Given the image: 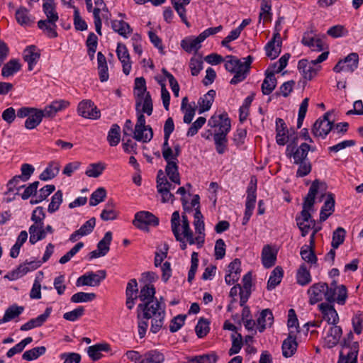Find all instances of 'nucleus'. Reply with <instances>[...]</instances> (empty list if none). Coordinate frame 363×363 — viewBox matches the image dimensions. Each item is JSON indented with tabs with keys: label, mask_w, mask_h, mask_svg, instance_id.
Returning <instances> with one entry per match:
<instances>
[{
	"label": "nucleus",
	"mask_w": 363,
	"mask_h": 363,
	"mask_svg": "<svg viewBox=\"0 0 363 363\" xmlns=\"http://www.w3.org/2000/svg\"><path fill=\"white\" fill-rule=\"evenodd\" d=\"M165 308L166 305L162 296L158 300L140 303L138 305L136 313L140 338L145 336L150 319H151L150 332L156 334L161 330L166 315Z\"/></svg>",
	"instance_id": "nucleus-1"
},
{
	"label": "nucleus",
	"mask_w": 363,
	"mask_h": 363,
	"mask_svg": "<svg viewBox=\"0 0 363 363\" xmlns=\"http://www.w3.org/2000/svg\"><path fill=\"white\" fill-rule=\"evenodd\" d=\"M309 296V303L314 305L325 298L329 303L337 302L345 305L347 298V289L343 284L337 285L333 280L330 285L325 282L313 284L307 291Z\"/></svg>",
	"instance_id": "nucleus-2"
},
{
	"label": "nucleus",
	"mask_w": 363,
	"mask_h": 363,
	"mask_svg": "<svg viewBox=\"0 0 363 363\" xmlns=\"http://www.w3.org/2000/svg\"><path fill=\"white\" fill-rule=\"evenodd\" d=\"M244 62H241L238 57L233 55H227L225 57V68L230 72L234 73L233 77L230 83L231 84H237L243 82L250 73V66L253 60L251 55L243 58Z\"/></svg>",
	"instance_id": "nucleus-3"
},
{
	"label": "nucleus",
	"mask_w": 363,
	"mask_h": 363,
	"mask_svg": "<svg viewBox=\"0 0 363 363\" xmlns=\"http://www.w3.org/2000/svg\"><path fill=\"white\" fill-rule=\"evenodd\" d=\"M133 93L136 99V111H139V108L143 104L142 111L147 116L152 115L153 111L152 101L150 92L147 91L146 82L143 77L135 79Z\"/></svg>",
	"instance_id": "nucleus-4"
},
{
	"label": "nucleus",
	"mask_w": 363,
	"mask_h": 363,
	"mask_svg": "<svg viewBox=\"0 0 363 363\" xmlns=\"http://www.w3.org/2000/svg\"><path fill=\"white\" fill-rule=\"evenodd\" d=\"M137 112V122L133 131V138L138 141L148 143L153 138V130L150 125H145V117L144 113L139 108Z\"/></svg>",
	"instance_id": "nucleus-5"
},
{
	"label": "nucleus",
	"mask_w": 363,
	"mask_h": 363,
	"mask_svg": "<svg viewBox=\"0 0 363 363\" xmlns=\"http://www.w3.org/2000/svg\"><path fill=\"white\" fill-rule=\"evenodd\" d=\"M276 142L279 145H285L291 140H298V137L295 130L293 128H289L281 118L276 119Z\"/></svg>",
	"instance_id": "nucleus-6"
},
{
	"label": "nucleus",
	"mask_w": 363,
	"mask_h": 363,
	"mask_svg": "<svg viewBox=\"0 0 363 363\" xmlns=\"http://www.w3.org/2000/svg\"><path fill=\"white\" fill-rule=\"evenodd\" d=\"M310 150L311 145L308 143H303L297 147V140H294L287 145L286 154L287 157L293 158L294 162H301L308 160L307 156Z\"/></svg>",
	"instance_id": "nucleus-7"
},
{
	"label": "nucleus",
	"mask_w": 363,
	"mask_h": 363,
	"mask_svg": "<svg viewBox=\"0 0 363 363\" xmlns=\"http://www.w3.org/2000/svg\"><path fill=\"white\" fill-rule=\"evenodd\" d=\"M133 224L138 229L149 231V226H157L159 218L149 211H139L135 213Z\"/></svg>",
	"instance_id": "nucleus-8"
},
{
	"label": "nucleus",
	"mask_w": 363,
	"mask_h": 363,
	"mask_svg": "<svg viewBox=\"0 0 363 363\" xmlns=\"http://www.w3.org/2000/svg\"><path fill=\"white\" fill-rule=\"evenodd\" d=\"M330 112L324 113L323 117L316 120L312 128V133L315 137L325 138L329 133L334 128V123L330 121Z\"/></svg>",
	"instance_id": "nucleus-9"
},
{
	"label": "nucleus",
	"mask_w": 363,
	"mask_h": 363,
	"mask_svg": "<svg viewBox=\"0 0 363 363\" xmlns=\"http://www.w3.org/2000/svg\"><path fill=\"white\" fill-rule=\"evenodd\" d=\"M106 277L105 270H99L96 272H89L79 277L77 280V286H98Z\"/></svg>",
	"instance_id": "nucleus-10"
},
{
	"label": "nucleus",
	"mask_w": 363,
	"mask_h": 363,
	"mask_svg": "<svg viewBox=\"0 0 363 363\" xmlns=\"http://www.w3.org/2000/svg\"><path fill=\"white\" fill-rule=\"evenodd\" d=\"M359 65V55L356 52H351L342 60H340L333 67L335 72H353Z\"/></svg>",
	"instance_id": "nucleus-11"
},
{
	"label": "nucleus",
	"mask_w": 363,
	"mask_h": 363,
	"mask_svg": "<svg viewBox=\"0 0 363 363\" xmlns=\"http://www.w3.org/2000/svg\"><path fill=\"white\" fill-rule=\"evenodd\" d=\"M77 113L82 117L91 120H96L101 117L100 110L89 99L82 100L79 103Z\"/></svg>",
	"instance_id": "nucleus-12"
},
{
	"label": "nucleus",
	"mask_w": 363,
	"mask_h": 363,
	"mask_svg": "<svg viewBox=\"0 0 363 363\" xmlns=\"http://www.w3.org/2000/svg\"><path fill=\"white\" fill-rule=\"evenodd\" d=\"M318 189L319 181L315 179L313 182L311 187L309 188L308 194L305 197L304 202L303 203V209L301 212V214L303 217H304V220L311 218V215L309 213V211L313 207L315 195L318 193Z\"/></svg>",
	"instance_id": "nucleus-13"
},
{
	"label": "nucleus",
	"mask_w": 363,
	"mask_h": 363,
	"mask_svg": "<svg viewBox=\"0 0 363 363\" xmlns=\"http://www.w3.org/2000/svg\"><path fill=\"white\" fill-rule=\"evenodd\" d=\"M223 130L215 133L213 135V140L216 146V152L219 155L224 154L228 149V133L230 130L231 125H228V123H224L222 126Z\"/></svg>",
	"instance_id": "nucleus-14"
},
{
	"label": "nucleus",
	"mask_w": 363,
	"mask_h": 363,
	"mask_svg": "<svg viewBox=\"0 0 363 363\" xmlns=\"http://www.w3.org/2000/svg\"><path fill=\"white\" fill-rule=\"evenodd\" d=\"M320 65H313V61L308 62V60L303 59L298 63V69L301 72L304 79L311 80L315 77L318 72L320 69Z\"/></svg>",
	"instance_id": "nucleus-15"
},
{
	"label": "nucleus",
	"mask_w": 363,
	"mask_h": 363,
	"mask_svg": "<svg viewBox=\"0 0 363 363\" xmlns=\"http://www.w3.org/2000/svg\"><path fill=\"white\" fill-rule=\"evenodd\" d=\"M298 343L294 330H290L288 337L283 341L281 345L282 354L285 357H292L297 350Z\"/></svg>",
	"instance_id": "nucleus-16"
},
{
	"label": "nucleus",
	"mask_w": 363,
	"mask_h": 363,
	"mask_svg": "<svg viewBox=\"0 0 363 363\" xmlns=\"http://www.w3.org/2000/svg\"><path fill=\"white\" fill-rule=\"evenodd\" d=\"M116 54L118 60L122 63L123 73L125 75H128L131 69V62L130 61V55L126 46L123 43H118Z\"/></svg>",
	"instance_id": "nucleus-17"
},
{
	"label": "nucleus",
	"mask_w": 363,
	"mask_h": 363,
	"mask_svg": "<svg viewBox=\"0 0 363 363\" xmlns=\"http://www.w3.org/2000/svg\"><path fill=\"white\" fill-rule=\"evenodd\" d=\"M52 308L48 307L43 314H40L37 318H32L25 324L21 326L20 330L22 331H27L35 328L42 326L50 315Z\"/></svg>",
	"instance_id": "nucleus-18"
},
{
	"label": "nucleus",
	"mask_w": 363,
	"mask_h": 363,
	"mask_svg": "<svg viewBox=\"0 0 363 363\" xmlns=\"http://www.w3.org/2000/svg\"><path fill=\"white\" fill-rule=\"evenodd\" d=\"M316 233V230H315L311 235L310 238V245H304L301 249V258L311 264H315L317 262V257L314 252L313 247L315 245L314 237Z\"/></svg>",
	"instance_id": "nucleus-19"
},
{
	"label": "nucleus",
	"mask_w": 363,
	"mask_h": 363,
	"mask_svg": "<svg viewBox=\"0 0 363 363\" xmlns=\"http://www.w3.org/2000/svg\"><path fill=\"white\" fill-rule=\"evenodd\" d=\"M180 216L179 211H174L172 215L171 228L177 241L180 242V247L184 250L186 248V243L184 237L179 233Z\"/></svg>",
	"instance_id": "nucleus-20"
},
{
	"label": "nucleus",
	"mask_w": 363,
	"mask_h": 363,
	"mask_svg": "<svg viewBox=\"0 0 363 363\" xmlns=\"http://www.w3.org/2000/svg\"><path fill=\"white\" fill-rule=\"evenodd\" d=\"M40 57V52L35 45L28 46L23 51V59L28 63V70L33 69Z\"/></svg>",
	"instance_id": "nucleus-21"
},
{
	"label": "nucleus",
	"mask_w": 363,
	"mask_h": 363,
	"mask_svg": "<svg viewBox=\"0 0 363 363\" xmlns=\"http://www.w3.org/2000/svg\"><path fill=\"white\" fill-rule=\"evenodd\" d=\"M342 335V330L341 327L337 325H332L325 338L328 347L333 348L336 346L339 343Z\"/></svg>",
	"instance_id": "nucleus-22"
},
{
	"label": "nucleus",
	"mask_w": 363,
	"mask_h": 363,
	"mask_svg": "<svg viewBox=\"0 0 363 363\" xmlns=\"http://www.w3.org/2000/svg\"><path fill=\"white\" fill-rule=\"evenodd\" d=\"M257 179L252 177L247 189L245 209L254 210L256 203Z\"/></svg>",
	"instance_id": "nucleus-23"
},
{
	"label": "nucleus",
	"mask_w": 363,
	"mask_h": 363,
	"mask_svg": "<svg viewBox=\"0 0 363 363\" xmlns=\"http://www.w3.org/2000/svg\"><path fill=\"white\" fill-rule=\"evenodd\" d=\"M204 41L203 38H201L199 34L197 37L191 36L186 38L181 42L182 48L187 52H196L201 47V43Z\"/></svg>",
	"instance_id": "nucleus-24"
},
{
	"label": "nucleus",
	"mask_w": 363,
	"mask_h": 363,
	"mask_svg": "<svg viewBox=\"0 0 363 363\" xmlns=\"http://www.w3.org/2000/svg\"><path fill=\"white\" fill-rule=\"evenodd\" d=\"M56 22L57 21L40 20L38 21V27L48 38H55L58 35Z\"/></svg>",
	"instance_id": "nucleus-25"
},
{
	"label": "nucleus",
	"mask_w": 363,
	"mask_h": 363,
	"mask_svg": "<svg viewBox=\"0 0 363 363\" xmlns=\"http://www.w3.org/2000/svg\"><path fill=\"white\" fill-rule=\"evenodd\" d=\"M216 94V91L213 89H211L206 94H204L203 96L199 99V113L201 114L205 111H208L211 108L214 101Z\"/></svg>",
	"instance_id": "nucleus-26"
},
{
	"label": "nucleus",
	"mask_w": 363,
	"mask_h": 363,
	"mask_svg": "<svg viewBox=\"0 0 363 363\" xmlns=\"http://www.w3.org/2000/svg\"><path fill=\"white\" fill-rule=\"evenodd\" d=\"M155 294L156 289L154 285L150 284V283H146L143 287H141L138 297L142 303H147V301L158 300V298L155 297Z\"/></svg>",
	"instance_id": "nucleus-27"
},
{
	"label": "nucleus",
	"mask_w": 363,
	"mask_h": 363,
	"mask_svg": "<svg viewBox=\"0 0 363 363\" xmlns=\"http://www.w3.org/2000/svg\"><path fill=\"white\" fill-rule=\"evenodd\" d=\"M284 17H279L276 21V33H274V59H275L281 52L282 40L279 32L282 29L281 23H284Z\"/></svg>",
	"instance_id": "nucleus-28"
},
{
	"label": "nucleus",
	"mask_w": 363,
	"mask_h": 363,
	"mask_svg": "<svg viewBox=\"0 0 363 363\" xmlns=\"http://www.w3.org/2000/svg\"><path fill=\"white\" fill-rule=\"evenodd\" d=\"M111 350L110 345L108 343H99L90 346L87 349L89 357L93 361H97L102 357L101 352H109Z\"/></svg>",
	"instance_id": "nucleus-29"
},
{
	"label": "nucleus",
	"mask_w": 363,
	"mask_h": 363,
	"mask_svg": "<svg viewBox=\"0 0 363 363\" xmlns=\"http://www.w3.org/2000/svg\"><path fill=\"white\" fill-rule=\"evenodd\" d=\"M111 28L120 35L123 38H128V35L133 32L130 26L123 20H113L111 21Z\"/></svg>",
	"instance_id": "nucleus-30"
},
{
	"label": "nucleus",
	"mask_w": 363,
	"mask_h": 363,
	"mask_svg": "<svg viewBox=\"0 0 363 363\" xmlns=\"http://www.w3.org/2000/svg\"><path fill=\"white\" fill-rule=\"evenodd\" d=\"M60 164L52 161L49 163L45 169L40 174L39 179L42 181H48L55 178L60 171Z\"/></svg>",
	"instance_id": "nucleus-31"
},
{
	"label": "nucleus",
	"mask_w": 363,
	"mask_h": 363,
	"mask_svg": "<svg viewBox=\"0 0 363 363\" xmlns=\"http://www.w3.org/2000/svg\"><path fill=\"white\" fill-rule=\"evenodd\" d=\"M23 311V306H18L16 304L9 306L6 310L3 318L0 319V325L18 317Z\"/></svg>",
	"instance_id": "nucleus-32"
},
{
	"label": "nucleus",
	"mask_w": 363,
	"mask_h": 363,
	"mask_svg": "<svg viewBox=\"0 0 363 363\" xmlns=\"http://www.w3.org/2000/svg\"><path fill=\"white\" fill-rule=\"evenodd\" d=\"M164 355L157 350H150L143 355L141 361L138 363H163Z\"/></svg>",
	"instance_id": "nucleus-33"
},
{
	"label": "nucleus",
	"mask_w": 363,
	"mask_h": 363,
	"mask_svg": "<svg viewBox=\"0 0 363 363\" xmlns=\"http://www.w3.org/2000/svg\"><path fill=\"white\" fill-rule=\"evenodd\" d=\"M43 118V114L41 109L36 108V111H33L26 120L25 128L28 130L35 128L41 123Z\"/></svg>",
	"instance_id": "nucleus-34"
},
{
	"label": "nucleus",
	"mask_w": 363,
	"mask_h": 363,
	"mask_svg": "<svg viewBox=\"0 0 363 363\" xmlns=\"http://www.w3.org/2000/svg\"><path fill=\"white\" fill-rule=\"evenodd\" d=\"M21 68V65L16 59H11L6 63L2 69L1 75L4 77H9L18 72Z\"/></svg>",
	"instance_id": "nucleus-35"
},
{
	"label": "nucleus",
	"mask_w": 363,
	"mask_h": 363,
	"mask_svg": "<svg viewBox=\"0 0 363 363\" xmlns=\"http://www.w3.org/2000/svg\"><path fill=\"white\" fill-rule=\"evenodd\" d=\"M30 233L29 242L34 245L38 241L43 240L46 237L43 225H30L28 229Z\"/></svg>",
	"instance_id": "nucleus-36"
},
{
	"label": "nucleus",
	"mask_w": 363,
	"mask_h": 363,
	"mask_svg": "<svg viewBox=\"0 0 363 363\" xmlns=\"http://www.w3.org/2000/svg\"><path fill=\"white\" fill-rule=\"evenodd\" d=\"M165 172L172 182L176 184H181L178 164L168 162L165 167Z\"/></svg>",
	"instance_id": "nucleus-37"
},
{
	"label": "nucleus",
	"mask_w": 363,
	"mask_h": 363,
	"mask_svg": "<svg viewBox=\"0 0 363 363\" xmlns=\"http://www.w3.org/2000/svg\"><path fill=\"white\" fill-rule=\"evenodd\" d=\"M296 281L301 286H306L311 281V276L305 264H302L296 273Z\"/></svg>",
	"instance_id": "nucleus-38"
},
{
	"label": "nucleus",
	"mask_w": 363,
	"mask_h": 363,
	"mask_svg": "<svg viewBox=\"0 0 363 363\" xmlns=\"http://www.w3.org/2000/svg\"><path fill=\"white\" fill-rule=\"evenodd\" d=\"M228 125H231L228 114L225 113L218 116H212L208 120V125L213 128L218 127V131H222L223 130L222 126L224 125L225 122L228 123Z\"/></svg>",
	"instance_id": "nucleus-39"
},
{
	"label": "nucleus",
	"mask_w": 363,
	"mask_h": 363,
	"mask_svg": "<svg viewBox=\"0 0 363 363\" xmlns=\"http://www.w3.org/2000/svg\"><path fill=\"white\" fill-rule=\"evenodd\" d=\"M121 140V128L114 123L111 125L107 135V140L111 146H116Z\"/></svg>",
	"instance_id": "nucleus-40"
},
{
	"label": "nucleus",
	"mask_w": 363,
	"mask_h": 363,
	"mask_svg": "<svg viewBox=\"0 0 363 363\" xmlns=\"http://www.w3.org/2000/svg\"><path fill=\"white\" fill-rule=\"evenodd\" d=\"M106 169V164L104 162L91 163L89 164L85 174L89 177L97 178L102 174Z\"/></svg>",
	"instance_id": "nucleus-41"
},
{
	"label": "nucleus",
	"mask_w": 363,
	"mask_h": 363,
	"mask_svg": "<svg viewBox=\"0 0 363 363\" xmlns=\"http://www.w3.org/2000/svg\"><path fill=\"white\" fill-rule=\"evenodd\" d=\"M265 79H264L261 89L264 95H269L272 93V66L269 65L265 72Z\"/></svg>",
	"instance_id": "nucleus-42"
},
{
	"label": "nucleus",
	"mask_w": 363,
	"mask_h": 363,
	"mask_svg": "<svg viewBox=\"0 0 363 363\" xmlns=\"http://www.w3.org/2000/svg\"><path fill=\"white\" fill-rule=\"evenodd\" d=\"M15 16L17 22L21 26H28L32 23L29 11L25 7H20L17 9Z\"/></svg>",
	"instance_id": "nucleus-43"
},
{
	"label": "nucleus",
	"mask_w": 363,
	"mask_h": 363,
	"mask_svg": "<svg viewBox=\"0 0 363 363\" xmlns=\"http://www.w3.org/2000/svg\"><path fill=\"white\" fill-rule=\"evenodd\" d=\"M45 352L46 347L45 346L36 347L26 351L23 354L22 358L26 361H33L43 355Z\"/></svg>",
	"instance_id": "nucleus-44"
},
{
	"label": "nucleus",
	"mask_w": 363,
	"mask_h": 363,
	"mask_svg": "<svg viewBox=\"0 0 363 363\" xmlns=\"http://www.w3.org/2000/svg\"><path fill=\"white\" fill-rule=\"evenodd\" d=\"M209 324H210V322L204 318H201L199 320V321L195 327V331H196V335L199 338H202L207 335V334L208 333L209 330H210Z\"/></svg>",
	"instance_id": "nucleus-45"
},
{
	"label": "nucleus",
	"mask_w": 363,
	"mask_h": 363,
	"mask_svg": "<svg viewBox=\"0 0 363 363\" xmlns=\"http://www.w3.org/2000/svg\"><path fill=\"white\" fill-rule=\"evenodd\" d=\"M106 196V191L104 187H99L90 196L89 205L95 206L104 201Z\"/></svg>",
	"instance_id": "nucleus-46"
},
{
	"label": "nucleus",
	"mask_w": 363,
	"mask_h": 363,
	"mask_svg": "<svg viewBox=\"0 0 363 363\" xmlns=\"http://www.w3.org/2000/svg\"><path fill=\"white\" fill-rule=\"evenodd\" d=\"M346 235V231L343 228L338 227L333 233V240L331 245L333 248L337 249L343 243Z\"/></svg>",
	"instance_id": "nucleus-47"
},
{
	"label": "nucleus",
	"mask_w": 363,
	"mask_h": 363,
	"mask_svg": "<svg viewBox=\"0 0 363 363\" xmlns=\"http://www.w3.org/2000/svg\"><path fill=\"white\" fill-rule=\"evenodd\" d=\"M262 262L265 268L272 267V245H264L262 251Z\"/></svg>",
	"instance_id": "nucleus-48"
},
{
	"label": "nucleus",
	"mask_w": 363,
	"mask_h": 363,
	"mask_svg": "<svg viewBox=\"0 0 363 363\" xmlns=\"http://www.w3.org/2000/svg\"><path fill=\"white\" fill-rule=\"evenodd\" d=\"M96 298L94 293L77 292L73 294L70 298L72 303L89 302Z\"/></svg>",
	"instance_id": "nucleus-49"
},
{
	"label": "nucleus",
	"mask_w": 363,
	"mask_h": 363,
	"mask_svg": "<svg viewBox=\"0 0 363 363\" xmlns=\"http://www.w3.org/2000/svg\"><path fill=\"white\" fill-rule=\"evenodd\" d=\"M270 1L263 0L261 4V11L259 13V22L263 20V22H270L272 18Z\"/></svg>",
	"instance_id": "nucleus-50"
},
{
	"label": "nucleus",
	"mask_w": 363,
	"mask_h": 363,
	"mask_svg": "<svg viewBox=\"0 0 363 363\" xmlns=\"http://www.w3.org/2000/svg\"><path fill=\"white\" fill-rule=\"evenodd\" d=\"M296 221L303 237H305L308 233L309 230L311 228V225L313 226L315 225L314 220H312L311 218L304 220V217L302 216L301 218H297Z\"/></svg>",
	"instance_id": "nucleus-51"
},
{
	"label": "nucleus",
	"mask_w": 363,
	"mask_h": 363,
	"mask_svg": "<svg viewBox=\"0 0 363 363\" xmlns=\"http://www.w3.org/2000/svg\"><path fill=\"white\" fill-rule=\"evenodd\" d=\"M182 222L184 237L186 238L187 242H189V245H194V241L192 240L193 231L190 228L188 217L185 213H182Z\"/></svg>",
	"instance_id": "nucleus-52"
},
{
	"label": "nucleus",
	"mask_w": 363,
	"mask_h": 363,
	"mask_svg": "<svg viewBox=\"0 0 363 363\" xmlns=\"http://www.w3.org/2000/svg\"><path fill=\"white\" fill-rule=\"evenodd\" d=\"M62 202V192L61 190H58L51 198V201L48 205V211L49 213H52L57 211L60 204Z\"/></svg>",
	"instance_id": "nucleus-53"
},
{
	"label": "nucleus",
	"mask_w": 363,
	"mask_h": 363,
	"mask_svg": "<svg viewBox=\"0 0 363 363\" xmlns=\"http://www.w3.org/2000/svg\"><path fill=\"white\" fill-rule=\"evenodd\" d=\"M112 240V233L111 231H108L105 233L104 237L102 240H101L97 244L98 250L101 251L102 253L104 252V255H106L109 250L110 245Z\"/></svg>",
	"instance_id": "nucleus-54"
},
{
	"label": "nucleus",
	"mask_w": 363,
	"mask_h": 363,
	"mask_svg": "<svg viewBox=\"0 0 363 363\" xmlns=\"http://www.w3.org/2000/svg\"><path fill=\"white\" fill-rule=\"evenodd\" d=\"M45 218V213L42 206L36 207L32 213L31 220L34 222L32 225H43V220Z\"/></svg>",
	"instance_id": "nucleus-55"
},
{
	"label": "nucleus",
	"mask_w": 363,
	"mask_h": 363,
	"mask_svg": "<svg viewBox=\"0 0 363 363\" xmlns=\"http://www.w3.org/2000/svg\"><path fill=\"white\" fill-rule=\"evenodd\" d=\"M294 164L298 165L296 171L297 177H303L311 172L312 165L309 160L301 161V162H294Z\"/></svg>",
	"instance_id": "nucleus-56"
},
{
	"label": "nucleus",
	"mask_w": 363,
	"mask_h": 363,
	"mask_svg": "<svg viewBox=\"0 0 363 363\" xmlns=\"http://www.w3.org/2000/svg\"><path fill=\"white\" fill-rule=\"evenodd\" d=\"M186 318V315L179 314L177 316L174 317L171 321L169 325V330L171 333H176L179 330L182 328V327L184 325L185 320Z\"/></svg>",
	"instance_id": "nucleus-57"
},
{
	"label": "nucleus",
	"mask_w": 363,
	"mask_h": 363,
	"mask_svg": "<svg viewBox=\"0 0 363 363\" xmlns=\"http://www.w3.org/2000/svg\"><path fill=\"white\" fill-rule=\"evenodd\" d=\"M199 266V254L198 252H193L191 257V267L188 272V281L191 283L194 279L196 272Z\"/></svg>",
	"instance_id": "nucleus-58"
},
{
	"label": "nucleus",
	"mask_w": 363,
	"mask_h": 363,
	"mask_svg": "<svg viewBox=\"0 0 363 363\" xmlns=\"http://www.w3.org/2000/svg\"><path fill=\"white\" fill-rule=\"evenodd\" d=\"M43 264L41 260H33L30 262H26L23 264L18 266V270L21 271V275H25L28 272L35 270L40 267Z\"/></svg>",
	"instance_id": "nucleus-59"
},
{
	"label": "nucleus",
	"mask_w": 363,
	"mask_h": 363,
	"mask_svg": "<svg viewBox=\"0 0 363 363\" xmlns=\"http://www.w3.org/2000/svg\"><path fill=\"white\" fill-rule=\"evenodd\" d=\"M74 8V26L77 30L84 31L87 29L86 21L82 18L78 8Z\"/></svg>",
	"instance_id": "nucleus-60"
},
{
	"label": "nucleus",
	"mask_w": 363,
	"mask_h": 363,
	"mask_svg": "<svg viewBox=\"0 0 363 363\" xmlns=\"http://www.w3.org/2000/svg\"><path fill=\"white\" fill-rule=\"evenodd\" d=\"M247 136V130L244 128H238L233 134V143L240 148L244 143Z\"/></svg>",
	"instance_id": "nucleus-61"
},
{
	"label": "nucleus",
	"mask_w": 363,
	"mask_h": 363,
	"mask_svg": "<svg viewBox=\"0 0 363 363\" xmlns=\"http://www.w3.org/2000/svg\"><path fill=\"white\" fill-rule=\"evenodd\" d=\"M84 314V308L83 306H78L73 311L64 313L63 318L69 321H76Z\"/></svg>",
	"instance_id": "nucleus-62"
},
{
	"label": "nucleus",
	"mask_w": 363,
	"mask_h": 363,
	"mask_svg": "<svg viewBox=\"0 0 363 363\" xmlns=\"http://www.w3.org/2000/svg\"><path fill=\"white\" fill-rule=\"evenodd\" d=\"M206 121V118L203 116L199 117L189 128L186 135L188 137L195 135L198 133L199 130L205 124Z\"/></svg>",
	"instance_id": "nucleus-63"
},
{
	"label": "nucleus",
	"mask_w": 363,
	"mask_h": 363,
	"mask_svg": "<svg viewBox=\"0 0 363 363\" xmlns=\"http://www.w3.org/2000/svg\"><path fill=\"white\" fill-rule=\"evenodd\" d=\"M218 360V356L216 353L203 354L202 356L195 357L191 359L190 363H216Z\"/></svg>",
	"instance_id": "nucleus-64"
}]
</instances>
